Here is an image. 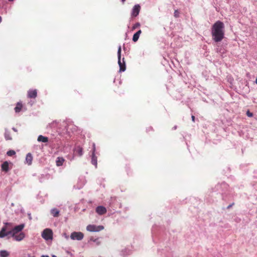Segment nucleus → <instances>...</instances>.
<instances>
[{
    "label": "nucleus",
    "mask_w": 257,
    "mask_h": 257,
    "mask_svg": "<svg viewBox=\"0 0 257 257\" xmlns=\"http://www.w3.org/2000/svg\"><path fill=\"white\" fill-rule=\"evenodd\" d=\"M226 187H227V184L225 183H223L221 184H218L215 186V189H216L215 191H219L220 193H222V191H220L219 190L222 188H226Z\"/></svg>",
    "instance_id": "16"
},
{
    "label": "nucleus",
    "mask_w": 257,
    "mask_h": 257,
    "mask_svg": "<svg viewBox=\"0 0 257 257\" xmlns=\"http://www.w3.org/2000/svg\"><path fill=\"white\" fill-rule=\"evenodd\" d=\"M50 213L54 217H57L59 216L60 211L58 209L54 208L51 209Z\"/></svg>",
    "instance_id": "15"
},
{
    "label": "nucleus",
    "mask_w": 257,
    "mask_h": 257,
    "mask_svg": "<svg viewBox=\"0 0 257 257\" xmlns=\"http://www.w3.org/2000/svg\"><path fill=\"white\" fill-rule=\"evenodd\" d=\"M174 17H176V18L179 17V13L178 10H175V12H174Z\"/></svg>",
    "instance_id": "30"
},
{
    "label": "nucleus",
    "mask_w": 257,
    "mask_h": 257,
    "mask_svg": "<svg viewBox=\"0 0 257 257\" xmlns=\"http://www.w3.org/2000/svg\"><path fill=\"white\" fill-rule=\"evenodd\" d=\"M142 31L141 30H139L138 31H137L136 33H135L133 37V41L134 42H137L140 37V34H141Z\"/></svg>",
    "instance_id": "19"
},
{
    "label": "nucleus",
    "mask_w": 257,
    "mask_h": 257,
    "mask_svg": "<svg viewBox=\"0 0 257 257\" xmlns=\"http://www.w3.org/2000/svg\"><path fill=\"white\" fill-rule=\"evenodd\" d=\"M141 7L139 5H136L133 8L131 15L133 17H137L140 13Z\"/></svg>",
    "instance_id": "10"
},
{
    "label": "nucleus",
    "mask_w": 257,
    "mask_h": 257,
    "mask_svg": "<svg viewBox=\"0 0 257 257\" xmlns=\"http://www.w3.org/2000/svg\"><path fill=\"white\" fill-rule=\"evenodd\" d=\"M11 225L10 223L6 222L5 223V225L2 228L1 230L0 231V238H4L8 235L11 234V233H9L8 231H6L7 230V225Z\"/></svg>",
    "instance_id": "9"
},
{
    "label": "nucleus",
    "mask_w": 257,
    "mask_h": 257,
    "mask_svg": "<svg viewBox=\"0 0 257 257\" xmlns=\"http://www.w3.org/2000/svg\"><path fill=\"white\" fill-rule=\"evenodd\" d=\"M121 46H119L117 50V58H118V64L119 67V72H124L126 70L125 62L124 58H122L121 60Z\"/></svg>",
    "instance_id": "3"
},
{
    "label": "nucleus",
    "mask_w": 257,
    "mask_h": 257,
    "mask_svg": "<svg viewBox=\"0 0 257 257\" xmlns=\"http://www.w3.org/2000/svg\"><path fill=\"white\" fill-rule=\"evenodd\" d=\"M8 1H10V2H13V1H14V0H8Z\"/></svg>",
    "instance_id": "38"
},
{
    "label": "nucleus",
    "mask_w": 257,
    "mask_h": 257,
    "mask_svg": "<svg viewBox=\"0 0 257 257\" xmlns=\"http://www.w3.org/2000/svg\"><path fill=\"white\" fill-rule=\"evenodd\" d=\"M125 0H121L122 2L123 3Z\"/></svg>",
    "instance_id": "41"
},
{
    "label": "nucleus",
    "mask_w": 257,
    "mask_h": 257,
    "mask_svg": "<svg viewBox=\"0 0 257 257\" xmlns=\"http://www.w3.org/2000/svg\"><path fill=\"white\" fill-rule=\"evenodd\" d=\"M246 115L247 116L250 117H252L253 116V113L249 111V110H247L246 111Z\"/></svg>",
    "instance_id": "29"
},
{
    "label": "nucleus",
    "mask_w": 257,
    "mask_h": 257,
    "mask_svg": "<svg viewBox=\"0 0 257 257\" xmlns=\"http://www.w3.org/2000/svg\"><path fill=\"white\" fill-rule=\"evenodd\" d=\"M61 125L62 127H64L66 133L68 134L76 132L78 129L77 126L69 120L63 121Z\"/></svg>",
    "instance_id": "2"
},
{
    "label": "nucleus",
    "mask_w": 257,
    "mask_h": 257,
    "mask_svg": "<svg viewBox=\"0 0 257 257\" xmlns=\"http://www.w3.org/2000/svg\"><path fill=\"white\" fill-rule=\"evenodd\" d=\"M104 229V226L102 225H95L89 224L87 226L86 229L90 232H98Z\"/></svg>",
    "instance_id": "5"
},
{
    "label": "nucleus",
    "mask_w": 257,
    "mask_h": 257,
    "mask_svg": "<svg viewBox=\"0 0 257 257\" xmlns=\"http://www.w3.org/2000/svg\"><path fill=\"white\" fill-rule=\"evenodd\" d=\"M74 153L75 155L81 156L83 155V149L80 146H77L74 149Z\"/></svg>",
    "instance_id": "14"
},
{
    "label": "nucleus",
    "mask_w": 257,
    "mask_h": 257,
    "mask_svg": "<svg viewBox=\"0 0 257 257\" xmlns=\"http://www.w3.org/2000/svg\"><path fill=\"white\" fill-rule=\"evenodd\" d=\"M33 160V156L31 153H28L26 157V162L28 165H30L32 164Z\"/></svg>",
    "instance_id": "17"
},
{
    "label": "nucleus",
    "mask_w": 257,
    "mask_h": 257,
    "mask_svg": "<svg viewBox=\"0 0 257 257\" xmlns=\"http://www.w3.org/2000/svg\"><path fill=\"white\" fill-rule=\"evenodd\" d=\"M12 130L15 132H17V130L15 127H13Z\"/></svg>",
    "instance_id": "32"
},
{
    "label": "nucleus",
    "mask_w": 257,
    "mask_h": 257,
    "mask_svg": "<svg viewBox=\"0 0 257 257\" xmlns=\"http://www.w3.org/2000/svg\"><path fill=\"white\" fill-rule=\"evenodd\" d=\"M211 35L212 40L216 43L221 42L224 37V25L223 22L217 21L212 26Z\"/></svg>",
    "instance_id": "1"
},
{
    "label": "nucleus",
    "mask_w": 257,
    "mask_h": 257,
    "mask_svg": "<svg viewBox=\"0 0 257 257\" xmlns=\"http://www.w3.org/2000/svg\"><path fill=\"white\" fill-rule=\"evenodd\" d=\"M52 257H57V256L53 254V255H52Z\"/></svg>",
    "instance_id": "37"
},
{
    "label": "nucleus",
    "mask_w": 257,
    "mask_h": 257,
    "mask_svg": "<svg viewBox=\"0 0 257 257\" xmlns=\"http://www.w3.org/2000/svg\"><path fill=\"white\" fill-rule=\"evenodd\" d=\"M57 124V122L55 120V121H53L52 123H49L47 125V127H49L52 128L53 127H55L56 125Z\"/></svg>",
    "instance_id": "27"
},
{
    "label": "nucleus",
    "mask_w": 257,
    "mask_h": 257,
    "mask_svg": "<svg viewBox=\"0 0 257 257\" xmlns=\"http://www.w3.org/2000/svg\"><path fill=\"white\" fill-rule=\"evenodd\" d=\"M176 127H177V126H175L174 127V129H176Z\"/></svg>",
    "instance_id": "39"
},
{
    "label": "nucleus",
    "mask_w": 257,
    "mask_h": 257,
    "mask_svg": "<svg viewBox=\"0 0 257 257\" xmlns=\"http://www.w3.org/2000/svg\"><path fill=\"white\" fill-rule=\"evenodd\" d=\"M90 240L95 242L97 245H99L100 244V241L99 240V238H94L93 237H91L90 238Z\"/></svg>",
    "instance_id": "25"
},
{
    "label": "nucleus",
    "mask_w": 257,
    "mask_h": 257,
    "mask_svg": "<svg viewBox=\"0 0 257 257\" xmlns=\"http://www.w3.org/2000/svg\"><path fill=\"white\" fill-rule=\"evenodd\" d=\"M53 233L50 228L45 229L42 232L41 236L45 240H52L53 239Z\"/></svg>",
    "instance_id": "4"
},
{
    "label": "nucleus",
    "mask_w": 257,
    "mask_h": 257,
    "mask_svg": "<svg viewBox=\"0 0 257 257\" xmlns=\"http://www.w3.org/2000/svg\"><path fill=\"white\" fill-rule=\"evenodd\" d=\"M255 82H256V83L257 84V78H256Z\"/></svg>",
    "instance_id": "40"
},
{
    "label": "nucleus",
    "mask_w": 257,
    "mask_h": 257,
    "mask_svg": "<svg viewBox=\"0 0 257 257\" xmlns=\"http://www.w3.org/2000/svg\"><path fill=\"white\" fill-rule=\"evenodd\" d=\"M96 212L99 215H103L106 212V209L103 206H98L96 208Z\"/></svg>",
    "instance_id": "12"
},
{
    "label": "nucleus",
    "mask_w": 257,
    "mask_h": 257,
    "mask_svg": "<svg viewBox=\"0 0 257 257\" xmlns=\"http://www.w3.org/2000/svg\"><path fill=\"white\" fill-rule=\"evenodd\" d=\"M11 235L14 238V239L17 241H20L22 240L25 237V234L23 232H21L18 235L14 234V235Z\"/></svg>",
    "instance_id": "11"
},
{
    "label": "nucleus",
    "mask_w": 257,
    "mask_h": 257,
    "mask_svg": "<svg viewBox=\"0 0 257 257\" xmlns=\"http://www.w3.org/2000/svg\"><path fill=\"white\" fill-rule=\"evenodd\" d=\"M7 154L9 156H12L16 154V152L14 150H9L7 152Z\"/></svg>",
    "instance_id": "26"
},
{
    "label": "nucleus",
    "mask_w": 257,
    "mask_h": 257,
    "mask_svg": "<svg viewBox=\"0 0 257 257\" xmlns=\"http://www.w3.org/2000/svg\"><path fill=\"white\" fill-rule=\"evenodd\" d=\"M64 161L65 159L63 157H57L56 160V165L57 166H61L63 165Z\"/></svg>",
    "instance_id": "18"
},
{
    "label": "nucleus",
    "mask_w": 257,
    "mask_h": 257,
    "mask_svg": "<svg viewBox=\"0 0 257 257\" xmlns=\"http://www.w3.org/2000/svg\"><path fill=\"white\" fill-rule=\"evenodd\" d=\"M25 227V224H21L20 225H17L11 230L9 231V233H11V235H14V234H17V233L21 232Z\"/></svg>",
    "instance_id": "8"
},
{
    "label": "nucleus",
    "mask_w": 257,
    "mask_h": 257,
    "mask_svg": "<svg viewBox=\"0 0 257 257\" xmlns=\"http://www.w3.org/2000/svg\"><path fill=\"white\" fill-rule=\"evenodd\" d=\"M95 143H92V154L91 156V164L95 166V168H97V157L95 156Z\"/></svg>",
    "instance_id": "6"
},
{
    "label": "nucleus",
    "mask_w": 257,
    "mask_h": 257,
    "mask_svg": "<svg viewBox=\"0 0 257 257\" xmlns=\"http://www.w3.org/2000/svg\"><path fill=\"white\" fill-rule=\"evenodd\" d=\"M231 206H232V205H229L227 207V208H229Z\"/></svg>",
    "instance_id": "36"
},
{
    "label": "nucleus",
    "mask_w": 257,
    "mask_h": 257,
    "mask_svg": "<svg viewBox=\"0 0 257 257\" xmlns=\"http://www.w3.org/2000/svg\"><path fill=\"white\" fill-rule=\"evenodd\" d=\"M37 96L36 89H30L28 91V97L31 98H35Z\"/></svg>",
    "instance_id": "13"
},
{
    "label": "nucleus",
    "mask_w": 257,
    "mask_h": 257,
    "mask_svg": "<svg viewBox=\"0 0 257 257\" xmlns=\"http://www.w3.org/2000/svg\"><path fill=\"white\" fill-rule=\"evenodd\" d=\"M41 257H49L48 255H43Z\"/></svg>",
    "instance_id": "33"
},
{
    "label": "nucleus",
    "mask_w": 257,
    "mask_h": 257,
    "mask_svg": "<svg viewBox=\"0 0 257 257\" xmlns=\"http://www.w3.org/2000/svg\"><path fill=\"white\" fill-rule=\"evenodd\" d=\"M141 26V24L140 23L138 22L135 24L132 27V30H135L137 28Z\"/></svg>",
    "instance_id": "28"
},
{
    "label": "nucleus",
    "mask_w": 257,
    "mask_h": 257,
    "mask_svg": "<svg viewBox=\"0 0 257 257\" xmlns=\"http://www.w3.org/2000/svg\"><path fill=\"white\" fill-rule=\"evenodd\" d=\"M29 218H30V219H31V218H31V214H29Z\"/></svg>",
    "instance_id": "34"
},
{
    "label": "nucleus",
    "mask_w": 257,
    "mask_h": 257,
    "mask_svg": "<svg viewBox=\"0 0 257 257\" xmlns=\"http://www.w3.org/2000/svg\"><path fill=\"white\" fill-rule=\"evenodd\" d=\"M2 169L6 172L9 171V163L8 162L6 161L2 164Z\"/></svg>",
    "instance_id": "21"
},
{
    "label": "nucleus",
    "mask_w": 257,
    "mask_h": 257,
    "mask_svg": "<svg viewBox=\"0 0 257 257\" xmlns=\"http://www.w3.org/2000/svg\"><path fill=\"white\" fill-rule=\"evenodd\" d=\"M22 104L20 102H18L16 106L15 107V112L17 113L19 112L22 109Z\"/></svg>",
    "instance_id": "24"
},
{
    "label": "nucleus",
    "mask_w": 257,
    "mask_h": 257,
    "mask_svg": "<svg viewBox=\"0 0 257 257\" xmlns=\"http://www.w3.org/2000/svg\"><path fill=\"white\" fill-rule=\"evenodd\" d=\"M37 141L40 142L47 143L48 142V138L42 135H39L38 137Z\"/></svg>",
    "instance_id": "20"
},
{
    "label": "nucleus",
    "mask_w": 257,
    "mask_h": 257,
    "mask_svg": "<svg viewBox=\"0 0 257 257\" xmlns=\"http://www.w3.org/2000/svg\"><path fill=\"white\" fill-rule=\"evenodd\" d=\"M84 235L81 232H73L70 235V238L72 240H81L83 238Z\"/></svg>",
    "instance_id": "7"
},
{
    "label": "nucleus",
    "mask_w": 257,
    "mask_h": 257,
    "mask_svg": "<svg viewBox=\"0 0 257 257\" xmlns=\"http://www.w3.org/2000/svg\"><path fill=\"white\" fill-rule=\"evenodd\" d=\"M10 255L9 252L6 250H1L0 251V257H8Z\"/></svg>",
    "instance_id": "23"
},
{
    "label": "nucleus",
    "mask_w": 257,
    "mask_h": 257,
    "mask_svg": "<svg viewBox=\"0 0 257 257\" xmlns=\"http://www.w3.org/2000/svg\"><path fill=\"white\" fill-rule=\"evenodd\" d=\"M5 138L6 140H12V137H11L10 132L8 129L5 130Z\"/></svg>",
    "instance_id": "22"
},
{
    "label": "nucleus",
    "mask_w": 257,
    "mask_h": 257,
    "mask_svg": "<svg viewBox=\"0 0 257 257\" xmlns=\"http://www.w3.org/2000/svg\"><path fill=\"white\" fill-rule=\"evenodd\" d=\"M2 21V17L0 16V23H1Z\"/></svg>",
    "instance_id": "35"
},
{
    "label": "nucleus",
    "mask_w": 257,
    "mask_h": 257,
    "mask_svg": "<svg viewBox=\"0 0 257 257\" xmlns=\"http://www.w3.org/2000/svg\"><path fill=\"white\" fill-rule=\"evenodd\" d=\"M191 118H192V120L193 121H195V116H194V115H192V116H191Z\"/></svg>",
    "instance_id": "31"
}]
</instances>
